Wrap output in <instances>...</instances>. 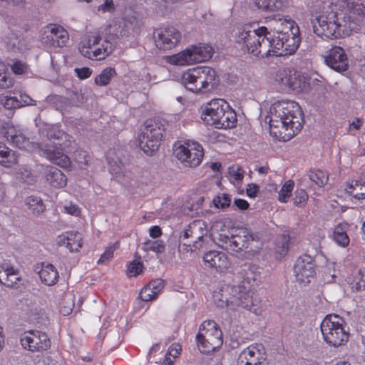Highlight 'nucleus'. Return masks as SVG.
I'll return each mask as SVG.
<instances>
[{"instance_id":"1","label":"nucleus","mask_w":365,"mask_h":365,"mask_svg":"<svg viewBox=\"0 0 365 365\" xmlns=\"http://www.w3.org/2000/svg\"><path fill=\"white\" fill-rule=\"evenodd\" d=\"M299 34V27H294L293 31L274 38L265 26L251 29L246 25L236 29L235 39L248 53L264 58L294 53L300 43Z\"/></svg>"},{"instance_id":"2","label":"nucleus","mask_w":365,"mask_h":365,"mask_svg":"<svg viewBox=\"0 0 365 365\" xmlns=\"http://www.w3.org/2000/svg\"><path fill=\"white\" fill-rule=\"evenodd\" d=\"M267 118L269 119L270 133H278L284 140L291 139L302 128L303 114L299 105L292 101L280 100L269 107Z\"/></svg>"},{"instance_id":"3","label":"nucleus","mask_w":365,"mask_h":365,"mask_svg":"<svg viewBox=\"0 0 365 365\" xmlns=\"http://www.w3.org/2000/svg\"><path fill=\"white\" fill-rule=\"evenodd\" d=\"M249 289L245 284L242 286L225 284L213 294L214 302L219 307H227L234 311L242 308L259 314L261 312L259 302Z\"/></svg>"},{"instance_id":"4","label":"nucleus","mask_w":365,"mask_h":365,"mask_svg":"<svg viewBox=\"0 0 365 365\" xmlns=\"http://www.w3.org/2000/svg\"><path fill=\"white\" fill-rule=\"evenodd\" d=\"M351 16H346L343 10L335 11L329 8L312 20L314 33L327 38H342L351 33Z\"/></svg>"},{"instance_id":"5","label":"nucleus","mask_w":365,"mask_h":365,"mask_svg":"<svg viewBox=\"0 0 365 365\" xmlns=\"http://www.w3.org/2000/svg\"><path fill=\"white\" fill-rule=\"evenodd\" d=\"M202 121L217 129L234 128L237 123L235 111L223 99H214L205 107L201 115Z\"/></svg>"},{"instance_id":"6","label":"nucleus","mask_w":365,"mask_h":365,"mask_svg":"<svg viewBox=\"0 0 365 365\" xmlns=\"http://www.w3.org/2000/svg\"><path fill=\"white\" fill-rule=\"evenodd\" d=\"M215 71L208 66H200L188 69L182 76L185 87L195 93H204L215 86Z\"/></svg>"},{"instance_id":"7","label":"nucleus","mask_w":365,"mask_h":365,"mask_svg":"<svg viewBox=\"0 0 365 365\" xmlns=\"http://www.w3.org/2000/svg\"><path fill=\"white\" fill-rule=\"evenodd\" d=\"M321 331L324 341L338 347L349 340V331L345 320L337 314H328L321 323Z\"/></svg>"},{"instance_id":"8","label":"nucleus","mask_w":365,"mask_h":365,"mask_svg":"<svg viewBox=\"0 0 365 365\" xmlns=\"http://www.w3.org/2000/svg\"><path fill=\"white\" fill-rule=\"evenodd\" d=\"M79 52L86 58L101 61L105 59L113 51V44L96 34L83 36L78 45Z\"/></svg>"},{"instance_id":"9","label":"nucleus","mask_w":365,"mask_h":365,"mask_svg":"<svg viewBox=\"0 0 365 365\" xmlns=\"http://www.w3.org/2000/svg\"><path fill=\"white\" fill-rule=\"evenodd\" d=\"M165 125L160 120H147L138 137L140 148L147 155L158 150L165 132Z\"/></svg>"},{"instance_id":"10","label":"nucleus","mask_w":365,"mask_h":365,"mask_svg":"<svg viewBox=\"0 0 365 365\" xmlns=\"http://www.w3.org/2000/svg\"><path fill=\"white\" fill-rule=\"evenodd\" d=\"M197 346L202 353L209 354L220 348L223 344L222 332L212 320L204 321L196 336Z\"/></svg>"},{"instance_id":"11","label":"nucleus","mask_w":365,"mask_h":365,"mask_svg":"<svg viewBox=\"0 0 365 365\" xmlns=\"http://www.w3.org/2000/svg\"><path fill=\"white\" fill-rule=\"evenodd\" d=\"M173 155L184 166L196 168L202 162L204 152L202 145L196 141L186 140L175 143Z\"/></svg>"},{"instance_id":"12","label":"nucleus","mask_w":365,"mask_h":365,"mask_svg":"<svg viewBox=\"0 0 365 365\" xmlns=\"http://www.w3.org/2000/svg\"><path fill=\"white\" fill-rule=\"evenodd\" d=\"M207 230L205 222L202 220L192 222L182 232L180 238L190 239V243H182L180 247V252H195L202 247V239L207 235Z\"/></svg>"},{"instance_id":"13","label":"nucleus","mask_w":365,"mask_h":365,"mask_svg":"<svg viewBox=\"0 0 365 365\" xmlns=\"http://www.w3.org/2000/svg\"><path fill=\"white\" fill-rule=\"evenodd\" d=\"M62 143H39L34 153L63 168H68L71 164L70 158L62 150Z\"/></svg>"},{"instance_id":"14","label":"nucleus","mask_w":365,"mask_h":365,"mask_svg":"<svg viewBox=\"0 0 365 365\" xmlns=\"http://www.w3.org/2000/svg\"><path fill=\"white\" fill-rule=\"evenodd\" d=\"M140 26L135 16L113 21L106 29V34L112 39H122L131 36Z\"/></svg>"},{"instance_id":"15","label":"nucleus","mask_w":365,"mask_h":365,"mask_svg":"<svg viewBox=\"0 0 365 365\" xmlns=\"http://www.w3.org/2000/svg\"><path fill=\"white\" fill-rule=\"evenodd\" d=\"M20 340L22 346L32 352L45 351L51 346L48 336L38 330L24 332L21 334Z\"/></svg>"},{"instance_id":"16","label":"nucleus","mask_w":365,"mask_h":365,"mask_svg":"<svg viewBox=\"0 0 365 365\" xmlns=\"http://www.w3.org/2000/svg\"><path fill=\"white\" fill-rule=\"evenodd\" d=\"M68 40V31L63 26L58 24H51L46 26L41 37L43 43L53 48L66 46Z\"/></svg>"},{"instance_id":"17","label":"nucleus","mask_w":365,"mask_h":365,"mask_svg":"<svg viewBox=\"0 0 365 365\" xmlns=\"http://www.w3.org/2000/svg\"><path fill=\"white\" fill-rule=\"evenodd\" d=\"M326 65L339 73L346 71L349 68L347 55L343 48L335 46L329 49L324 55Z\"/></svg>"},{"instance_id":"18","label":"nucleus","mask_w":365,"mask_h":365,"mask_svg":"<svg viewBox=\"0 0 365 365\" xmlns=\"http://www.w3.org/2000/svg\"><path fill=\"white\" fill-rule=\"evenodd\" d=\"M294 272L297 282L304 284L309 283L316 274L312 257L307 255L299 257L294 264Z\"/></svg>"},{"instance_id":"19","label":"nucleus","mask_w":365,"mask_h":365,"mask_svg":"<svg viewBox=\"0 0 365 365\" xmlns=\"http://www.w3.org/2000/svg\"><path fill=\"white\" fill-rule=\"evenodd\" d=\"M238 365H268L262 344L250 345L239 355Z\"/></svg>"},{"instance_id":"20","label":"nucleus","mask_w":365,"mask_h":365,"mask_svg":"<svg viewBox=\"0 0 365 365\" xmlns=\"http://www.w3.org/2000/svg\"><path fill=\"white\" fill-rule=\"evenodd\" d=\"M4 136L19 149L34 152L38 148V143L31 142L23 130L14 125H8L5 128Z\"/></svg>"},{"instance_id":"21","label":"nucleus","mask_w":365,"mask_h":365,"mask_svg":"<svg viewBox=\"0 0 365 365\" xmlns=\"http://www.w3.org/2000/svg\"><path fill=\"white\" fill-rule=\"evenodd\" d=\"M16 306L21 314L30 320H38L45 313L37 298L32 295L20 299Z\"/></svg>"},{"instance_id":"22","label":"nucleus","mask_w":365,"mask_h":365,"mask_svg":"<svg viewBox=\"0 0 365 365\" xmlns=\"http://www.w3.org/2000/svg\"><path fill=\"white\" fill-rule=\"evenodd\" d=\"M155 44L163 50L174 48L181 39L180 32L174 27H167L156 31Z\"/></svg>"},{"instance_id":"23","label":"nucleus","mask_w":365,"mask_h":365,"mask_svg":"<svg viewBox=\"0 0 365 365\" xmlns=\"http://www.w3.org/2000/svg\"><path fill=\"white\" fill-rule=\"evenodd\" d=\"M35 101L26 93L8 92L0 95V103L6 109H16L34 105Z\"/></svg>"},{"instance_id":"24","label":"nucleus","mask_w":365,"mask_h":365,"mask_svg":"<svg viewBox=\"0 0 365 365\" xmlns=\"http://www.w3.org/2000/svg\"><path fill=\"white\" fill-rule=\"evenodd\" d=\"M43 175L46 181L52 187L61 188L67 184V177L58 168L52 165H42Z\"/></svg>"},{"instance_id":"25","label":"nucleus","mask_w":365,"mask_h":365,"mask_svg":"<svg viewBox=\"0 0 365 365\" xmlns=\"http://www.w3.org/2000/svg\"><path fill=\"white\" fill-rule=\"evenodd\" d=\"M203 261L207 266L220 270L226 269L230 265L226 254L216 250L206 252L203 257Z\"/></svg>"},{"instance_id":"26","label":"nucleus","mask_w":365,"mask_h":365,"mask_svg":"<svg viewBox=\"0 0 365 365\" xmlns=\"http://www.w3.org/2000/svg\"><path fill=\"white\" fill-rule=\"evenodd\" d=\"M250 238H252L251 235H244L242 238L240 235L229 237L220 234L219 240L222 242L220 245L222 247L232 251H238L244 247H247V243Z\"/></svg>"},{"instance_id":"27","label":"nucleus","mask_w":365,"mask_h":365,"mask_svg":"<svg viewBox=\"0 0 365 365\" xmlns=\"http://www.w3.org/2000/svg\"><path fill=\"white\" fill-rule=\"evenodd\" d=\"M345 286L352 292H360L365 288V269L355 268L345 279Z\"/></svg>"},{"instance_id":"28","label":"nucleus","mask_w":365,"mask_h":365,"mask_svg":"<svg viewBox=\"0 0 365 365\" xmlns=\"http://www.w3.org/2000/svg\"><path fill=\"white\" fill-rule=\"evenodd\" d=\"M21 279L17 269L4 262L0 265V282L7 287H14Z\"/></svg>"},{"instance_id":"29","label":"nucleus","mask_w":365,"mask_h":365,"mask_svg":"<svg viewBox=\"0 0 365 365\" xmlns=\"http://www.w3.org/2000/svg\"><path fill=\"white\" fill-rule=\"evenodd\" d=\"M35 270L38 272L41 282L46 285H53L58 279V272L56 268L50 263L42 262L41 267L37 266Z\"/></svg>"},{"instance_id":"30","label":"nucleus","mask_w":365,"mask_h":365,"mask_svg":"<svg viewBox=\"0 0 365 365\" xmlns=\"http://www.w3.org/2000/svg\"><path fill=\"white\" fill-rule=\"evenodd\" d=\"M57 242L66 246L71 252H77L82 245L81 235L77 232H66L58 236Z\"/></svg>"},{"instance_id":"31","label":"nucleus","mask_w":365,"mask_h":365,"mask_svg":"<svg viewBox=\"0 0 365 365\" xmlns=\"http://www.w3.org/2000/svg\"><path fill=\"white\" fill-rule=\"evenodd\" d=\"M40 134L46 138L41 143H53L55 140L62 143L63 139L66 138V134L60 129L58 125L45 124L43 127L39 129Z\"/></svg>"},{"instance_id":"32","label":"nucleus","mask_w":365,"mask_h":365,"mask_svg":"<svg viewBox=\"0 0 365 365\" xmlns=\"http://www.w3.org/2000/svg\"><path fill=\"white\" fill-rule=\"evenodd\" d=\"M257 7L266 12L283 11L292 4V0H255Z\"/></svg>"},{"instance_id":"33","label":"nucleus","mask_w":365,"mask_h":365,"mask_svg":"<svg viewBox=\"0 0 365 365\" xmlns=\"http://www.w3.org/2000/svg\"><path fill=\"white\" fill-rule=\"evenodd\" d=\"M272 29L277 34V36H282L294 31V27H298L296 23L287 17L274 18L271 21Z\"/></svg>"},{"instance_id":"34","label":"nucleus","mask_w":365,"mask_h":365,"mask_svg":"<svg viewBox=\"0 0 365 365\" xmlns=\"http://www.w3.org/2000/svg\"><path fill=\"white\" fill-rule=\"evenodd\" d=\"M194 63L209 60L213 53V48L205 43H199L190 46Z\"/></svg>"},{"instance_id":"35","label":"nucleus","mask_w":365,"mask_h":365,"mask_svg":"<svg viewBox=\"0 0 365 365\" xmlns=\"http://www.w3.org/2000/svg\"><path fill=\"white\" fill-rule=\"evenodd\" d=\"M289 79V91L299 93L307 90L309 87L308 79L301 72L292 69Z\"/></svg>"},{"instance_id":"36","label":"nucleus","mask_w":365,"mask_h":365,"mask_svg":"<svg viewBox=\"0 0 365 365\" xmlns=\"http://www.w3.org/2000/svg\"><path fill=\"white\" fill-rule=\"evenodd\" d=\"M106 159L109 165V171L110 174L117 180L120 181L123 176V165L116 157L113 150H109L106 153Z\"/></svg>"},{"instance_id":"37","label":"nucleus","mask_w":365,"mask_h":365,"mask_svg":"<svg viewBox=\"0 0 365 365\" xmlns=\"http://www.w3.org/2000/svg\"><path fill=\"white\" fill-rule=\"evenodd\" d=\"M346 16L353 15H365V0H340Z\"/></svg>"},{"instance_id":"38","label":"nucleus","mask_w":365,"mask_h":365,"mask_svg":"<svg viewBox=\"0 0 365 365\" xmlns=\"http://www.w3.org/2000/svg\"><path fill=\"white\" fill-rule=\"evenodd\" d=\"M18 162L16 153L7 147L4 143H0V165L4 168H11Z\"/></svg>"},{"instance_id":"39","label":"nucleus","mask_w":365,"mask_h":365,"mask_svg":"<svg viewBox=\"0 0 365 365\" xmlns=\"http://www.w3.org/2000/svg\"><path fill=\"white\" fill-rule=\"evenodd\" d=\"M166 61L175 66H187L194 63L190 47L176 54L167 56Z\"/></svg>"},{"instance_id":"40","label":"nucleus","mask_w":365,"mask_h":365,"mask_svg":"<svg viewBox=\"0 0 365 365\" xmlns=\"http://www.w3.org/2000/svg\"><path fill=\"white\" fill-rule=\"evenodd\" d=\"M349 225L346 222L339 223L333 232V239L339 246L345 247L349 243V238L347 235Z\"/></svg>"},{"instance_id":"41","label":"nucleus","mask_w":365,"mask_h":365,"mask_svg":"<svg viewBox=\"0 0 365 365\" xmlns=\"http://www.w3.org/2000/svg\"><path fill=\"white\" fill-rule=\"evenodd\" d=\"M291 70L290 68H282L273 74L272 79L280 89H289Z\"/></svg>"},{"instance_id":"42","label":"nucleus","mask_w":365,"mask_h":365,"mask_svg":"<svg viewBox=\"0 0 365 365\" xmlns=\"http://www.w3.org/2000/svg\"><path fill=\"white\" fill-rule=\"evenodd\" d=\"M346 192L357 200L365 198V178L352 181L346 187Z\"/></svg>"},{"instance_id":"43","label":"nucleus","mask_w":365,"mask_h":365,"mask_svg":"<svg viewBox=\"0 0 365 365\" xmlns=\"http://www.w3.org/2000/svg\"><path fill=\"white\" fill-rule=\"evenodd\" d=\"M27 208L34 215H38L45 210V205L41 198L36 195H30L25 199Z\"/></svg>"},{"instance_id":"44","label":"nucleus","mask_w":365,"mask_h":365,"mask_svg":"<svg viewBox=\"0 0 365 365\" xmlns=\"http://www.w3.org/2000/svg\"><path fill=\"white\" fill-rule=\"evenodd\" d=\"M116 75L115 70L113 68L108 67L103 70L101 73L95 78V83L99 86H105L109 84L111 79Z\"/></svg>"},{"instance_id":"45","label":"nucleus","mask_w":365,"mask_h":365,"mask_svg":"<svg viewBox=\"0 0 365 365\" xmlns=\"http://www.w3.org/2000/svg\"><path fill=\"white\" fill-rule=\"evenodd\" d=\"M14 175L18 180L24 182L31 183L35 180L31 170L24 165L16 168L14 171Z\"/></svg>"},{"instance_id":"46","label":"nucleus","mask_w":365,"mask_h":365,"mask_svg":"<svg viewBox=\"0 0 365 365\" xmlns=\"http://www.w3.org/2000/svg\"><path fill=\"white\" fill-rule=\"evenodd\" d=\"M294 187V182L292 180H287L278 192V200L282 203L287 202L292 196Z\"/></svg>"},{"instance_id":"47","label":"nucleus","mask_w":365,"mask_h":365,"mask_svg":"<svg viewBox=\"0 0 365 365\" xmlns=\"http://www.w3.org/2000/svg\"><path fill=\"white\" fill-rule=\"evenodd\" d=\"M245 279L250 285L260 280V268L256 265H250L245 270Z\"/></svg>"},{"instance_id":"48","label":"nucleus","mask_w":365,"mask_h":365,"mask_svg":"<svg viewBox=\"0 0 365 365\" xmlns=\"http://www.w3.org/2000/svg\"><path fill=\"white\" fill-rule=\"evenodd\" d=\"M309 178L319 187L324 186L329 180L327 173L321 170L310 171Z\"/></svg>"},{"instance_id":"49","label":"nucleus","mask_w":365,"mask_h":365,"mask_svg":"<svg viewBox=\"0 0 365 365\" xmlns=\"http://www.w3.org/2000/svg\"><path fill=\"white\" fill-rule=\"evenodd\" d=\"M244 170L239 166H232L228 170L230 182L235 185L241 184L244 178Z\"/></svg>"},{"instance_id":"50","label":"nucleus","mask_w":365,"mask_h":365,"mask_svg":"<svg viewBox=\"0 0 365 365\" xmlns=\"http://www.w3.org/2000/svg\"><path fill=\"white\" fill-rule=\"evenodd\" d=\"M14 81L8 74L5 66L0 61V89H7L11 88Z\"/></svg>"},{"instance_id":"51","label":"nucleus","mask_w":365,"mask_h":365,"mask_svg":"<svg viewBox=\"0 0 365 365\" xmlns=\"http://www.w3.org/2000/svg\"><path fill=\"white\" fill-rule=\"evenodd\" d=\"M165 245L162 240H148L143 245V250L146 252L152 251L156 253H162L165 250Z\"/></svg>"},{"instance_id":"52","label":"nucleus","mask_w":365,"mask_h":365,"mask_svg":"<svg viewBox=\"0 0 365 365\" xmlns=\"http://www.w3.org/2000/svg\"><path fill=\"white\" fill-rule=\"evenodd\" d=\"M91 160V156L85 150H77L75 153L74 161L78 163L80 168H84L85 166L88 165Z\"/></svg>"},{"instance_id":"53","label":"nucleus","mask_w":365,"mask_h":365,"mask_svg":"<svg viewBox=\"0 0 365 365\" xmlns=\"http://www.w3.org/2000/svg\"><path fill=\"white\" fill-rule=\"evenodd\" d=\"M308 200V195L304 189H297L294 192V197L293 202L294 205L302 207L305 205Z\"/></svg>"},{"instance_id":"54","label":"nucleus","mask_w":365,"mask_h":365,"mask_svg":"<svg viewBox=\"0 0 365 365\" xmlns=\"http://www.w3.org/2000/svg\"><path fill=\"white\" fill-rule=\"evenodd\" d=\"M231 202V197L227 194H221L217 195L213 200V203L218 208H225L228 207Z\"/></svg>"},{"instance_id":"55","label":"nucleus","mask_w":365,"mask_h":365,"mask_svg":"<svg viewBox=\"0 0 365 365\" xmlns=\"http://www.w3.org/2000/svg\"><path fill=\"white\" fill-rule=\"evenodd\" d=\"M143 265L140 262L133 261L128 266L127 274L129 277H136L143 271Z\"/></svg>"},{"instance_id":"56","label":"nucleus","mask_w":365,"mask_h":365,"mask_svg":"<svg viewBox=\"0 0 365 365\" xmlns=\"http://www.w3.org/2000/svg\"><path fill=\"white\" fill-rule=\"evenodd\" d=\"M119 247L118 242L113 244L106 248L105 252L101 255L98 263H105L113 257V252Z\"/></svg>"},{"instance_id":"57","label":"nucleus","mask_w":365,"mask_h":365,"mask_svg":"<svg viewBox=\"0 0 365 365\" xmlns=\"http://www.w3.org/2000/svg\"><path fill=\"white\" fill-rule=\"evenodd\" d=\"M140 297L141 299L145 302H150L157 298L154 294V292L148 284L141 289Z\"/></svg>"},{"instance_id":"58","label":"nucleus","mask_w":365,"mask_h":365,"mask_svg":"<svg viewBox=\"0 0 365 365\" xmlns=\"http://www.w3.org/2000/svg\"><path fill=\"white\" fill-rule=\"evenodd\" d=\"M63 211L67 214L73 216L78 217L81 214V209L79 207L72 202H67L63 206Z\"/></svg>"},{"instance_id":"59","label":"nucleus","mask_w":365,"mask_h":365,"mask_svg":"<svg viewBox=\"0 0 365 365\" xmlns=\"http://www.w3.org/2000/svg\"><path fill=\"white\" fill-rule=\"evenodd\" d=\"M148 285L153 289L154 294L157 297L164 287V282L162 279H157L155 280L151 281Z\"/></svg>"},{"instance_id":"60","label":"nucleus","mask_w":365,"mask_h":365,"mask_svg":"<svg viewBox=\"0 0 365 365\" xmlns=\"http://www.w3.org/2000/svg\"><path fill=\"white\" fill-rule=\"evenodd\" d=\"M74 71L81 79H86L92 74V70L88 67L76 68Z\"/></svg>"},{"instance_id":"61","label":"nucleus","mask_w":365,"mask_h":365,"mask_svg":"<svg viewBox=\"0 0 365 365\" xmlns=\"http://www.w3.org/2000/svg\"><path fill=\"white\" fill-rule=\"evenodd\" d=\"M26 68V64L19 61H15L11 66V70L13 71V72L18 75L24 73Z\"/></svg>"},{"instance_id":"62","label":"nucleus","mask_w":365,"mask_h":365,"mask_svg":"<svg viewBox=\"0 0 365 365\" xmlns=\"http://www.w3.org/2000/svg\"><path fill=\"white\" fill-rule=\"evenodd\" d=\"M99 11L103 12H113L115 10V5L113 0H105V1L101 4L98 7Z\"/></svg>"},{"instance_id":"63","label":"nucleus","mask_w":365,"mask_h":365,"mask_svg":"<svg viewBox=\"0 0 365 365\" xmlns=\"http://www.w3.org/2000/svg\"><path fill=\"white\" fill-rule=\"evenodd\" d=\"M181 351V346L179 344H172L167 351V355L171 356L175 359L177 358Z\"/></svg>"},{"instance_id":"64","label":"nucleus","mask_w":365,"mask_h":365,"mask_svg":"<svg viewBox=\"0 0 365 365\" xmlns=\"http://www.w3.org/2000/svg\"><path fill=\"white\" fill-rule=\"evenodd\" d=\"M11 46L14 51L17 50L19 51H22L24 48V41L19 38H15L14 39H13L12 41L11 42Z\"/></svg>"}]
</instances>
